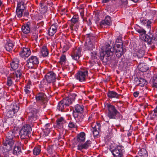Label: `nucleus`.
<instances>
[{"label":"nucleus","instance_id":"nucleus-10","mask_svg":"<svg viewBox=\"0 0 157 157\" xmlns=\"http://www.w3.org/2000/svg\"><path fill=\"white\" fill-rule=\"evenodd\" d=\"M36 99L37 101L44 102L47 101V96L43 92H39L36 95Z\"/></svg>","mask_w":157,"mask_h":157},{"label":"nucleus","instance_id":"nucleus-61","mask_svg":"<svg viewBox=\"0 0 157 157\" xmlns=\"http://www.w3.org/2000/svg\"><path fill=\"white\" fill-rule=\"evenodd\" d=\"M131 0L133 1V2H137V1H138V0Z\"/></svg>","mask_w":157,"mask_h":157},{"label":"nucleus","instance_id":"nucleus-58","mask_svg":"<svg viewBox=\"0 0 157 157\" xmlns=\"http://www.w3.org/2000/svg\"><path fill=\"white\" fill-rule=\"evenodd\" d=\"M49 124H47L45 125V129H47V126L48 127L49 126Z\"/></svg>","mask_w":157,"mask_h":157},{"label":"nucleus","instance_id":"nucleus-64","mask_svg":"<svg viewBox=\"0 0 157 157\" xmlns=\"http://www.w3.org/2000/svg\"><path fill=\"white\" fill-rule=\"evenodd\" d=\"M88 35H91L90 34H88Z\"/></svg>","mask_w":157,"mask_h":157},{"label":"nucleus","instance_id":"nucleus-52","mask_svg":"<svg viewBox=\"0 0 157 157\" xmlns=\"http://www.w3.org/2000/svg\"><path fill=\"white\" fill-rule=\"evenodd\" d=\"M139 93L138 91L135 92L133 93L134 96L136 98L138 97L139 95Z\"/></svg>","mask_w":157,"mask_h":157},{"label":"nucleus","instance_id":"nucleus-60","mask_svg":"<svg viewBox=\"0 0 157 157\" xmlns=\"http://www.w3.org/2000/svg\"><path fill=\"white\" fill-rule=\"evenodd\" d=\"M33 35H37V33H36H36H33Z\"/></svg>","mask_w":157,"mask_h":157},{"label":"nucleus","instance_id":"nucleus-21","mask_svg":"<svg viewBox=\"0 0 157 157\" xmlns=\"http://www.w3.org/2000/svg\"><path fill=\"white\" fill-rule=\"evenodd\" d=\"M13 46L12 41L9 40H7L5 47L7 51H10L13 49Z\"/></svg>","mask_w":157,"mask_h":157},{"label":"nucleus","instance_id":"nucleus-51","mask_svg":"<svg viewBox=\"0 0 157 157\" xmlns=\"http://www.w3.org/2000/svg\"><path fill=\"white\" fill-rule=\"evenodd\" d=\"M30 90V89L25 88L24 91L25 92V93L28 94H29L31 92V91Z\"/></svg>","mask_w":157,"mask_h":157},{"label":"nucleus","instance_id":"nucleus-11","mask_svg":"<svg viewBox=\"0 0 157 157\" xmlns=\"http://www.w3.org/2000/svg\"><path fill=\"white\" fill-rule=\"evenodd\" d=\"M45 77L48 82H53L56 79V75L53 72L50 71L47 74Z\"/></svg>","mask_w":157,"mask_h":157},{"label":"nucleus","instance_id":"nucleus-50","mask_svg":"<svg viewBox=\"0 0 157 157\" xmlns=\"http://www.w3.org/2000/svg\"><path fill=\"white\" fill-rule=\"evenodd\" d=\"M68 46L67 45H65L63 47V50L64 52L68 50Z\"/></svg>","mask_w":157,"mask_h":157},{"label":"nucleus","instance_id":"nucleus-39","mask_svg":"<svg viewBox=\"0 0 157 157\" xmlns=\"http://www.w3.org/2000/svg\"><path fill=\"white\" fill-rule=\"evenodd\" d=\"M56 121L57 125H59L63 124L65 123L66 122V121L63 117H61L60 118L58 119Z\"/></svg>","mask_w":157,"mask_h":157},{"label":"nucleus","instance_id":"nucleus-17","mask_svg":"<svg viewBox=\"0 0 157 157\" xmlns=\"http://www.w3.org/2000/svg\"><path fill=\"white\" fill-rule=\"evenodd\" d=\"M21 76V72L20 70H17L13 72L11 75L12 78L15 79L16 81H18L20 79Z\"/></svg>","mask_w":157,"mask_h":157},{"label":"nucleus","instance_id":"nucleus-13","mask_svg":"<svg viewBox=\"0 0 157 157\" xmlns=\"http://www.w3.org/2000/svg\"><path fill=\"white\" fill-rule=\"evenodd\" d=\"M140 22L142 25L146 26L148 31H150L151 29V23L150 20H147L144 17H141L140 19Z\"/></svg>","mask_w":157,"mask_h":157},{"label":"nucleus","instance_id":"nucleus-32","mask_svg":"<svg viewBox=\"0 0 157 157\" xmlns=\"http://www.w3.org/2000/svg\"><path fill=\"white\" fill-rule=\"evenodd\" d=\"M146 47L145 45H143L142 49L139 50L137 53V56L139 58L142 57L144 54V50L146 48Z\"/></svg>","mask_w":157,"mask_h":157},{"label":"nucleus","instance_id":"nucleus-7","mask_svg":"<svg viewBox=\"0 0 157 157\" xmlns=\"http://www.w3.org/2000/svg\"><path fill=\"white\" fill-rule=\"evenodd\" d=\"M87 71H80L75 75L76 79L80 82H84L86 81V77L88 75Z\"/></svg>","mask_w":157,"mask_h":157},{"label":"nucleus","instance_id":"nucleus-8","mask_svg":"<svg viewBox=\"0 0 157 157\" xmlns=\"http://www.w3.org/2000/svg\"><path fill=\"white\" fill-rule=\"evenodd\" d=\"M19 108V107L17 105H11L6 113V116L9 118L13 117L18 111Z\"/></svg>","mask_w":157,"mask_h":157},{"label":"nucleus","instance_id":"nucleus-26","mask_svg":"<svg viewBox=\"0 0 157 157\" xmlns=\"http://www.w3.org/2000/svg\"><path fill=\"white\" fill-rule=\"evenodd\" d=\"M85 134L83 132L80 133L77 136V141L79 142H83L85 140Z\"/></svg>","mask_w":157,"mask_h":157},{"label":"nucleus","instance_id":"nucleus-45","mask_svg":"<svg viewBox=\"0 0 157 157\" xmlns=\"http://www.w3.org/2000/svg\"><path fill=\"white\" fill-rule=\"evenodd\" d=\"M11 77H8L7 78V85L8 86H11L13 82L11 79Z\"/></svg>","mask_w":157,"mask_h":157},{"label":"nucleus","instance_id":"nucleus-37","mask_svg":"<svg viewBox=\"0 0 157 157\" xmlns=\"http://www.w3.org/2000/svg\"><path fill=\"white\" fill-rule=\"evenodd\" d=\"M25 5L23 2H21L18 3L17 9L20 10L24 11L25 9Z\"/></svg>","mask_w":157,"mask_h":157},{"label":"nucleus","instance_id":"nucleus-27","mask_svg":"<svg viewBox=\"0 0 157 157\" xmlns=\"http://www.w3.org/2000/svg\"><path fill=\"white\" fill-rule=\"evenodd\" d=\"M21 30L23 33L27 34L29 33L30 31V29L28 24H26L22 26L21 27Z\"/></svg>","mask_w":157,"mask_h":157},{"label":"nucleus","instance_id":"nucleus-29","mask_svg":"<svg viewBox=\"0 0 157 157\" xmlns=\"http://www.w3.org/2000/svg\"><path fill=\"white\" fill-rule=\"evenodd\" d=\"M19 60L17 59H14L10 63L11 68L13 69H16L18 67Z\"/></svg>","mask_w":157,"mask_h":157},{"label":"nucleus","instance_id":"nucleus-18","mask_svg":"<svg viewBox=\"0 0 157 157\" xmlns=\"http://www.w3.org/2000/svg\"><path fill=\"white\" fill-rule=\"evenodd\" d=\"M83 111V107L82 105H76L74 107V109L73 112V114L74 115L75 113L78 114L82 113Z\"/></svg>","mask_w":157,"mask_h":157},{"label":"nucleus","instance_id":"nucleus-16","mask_svg":"<svg viewBox=\"0 0 157 157\" xmlns=\"http://www.w3.org/2000/svg\"><path fill=\"white\" fill-rule=\"evenodd\" d=\"M91 141L90 140H87L84 144H79L78 145V149L81 151L82 149H87L90 146Z\"/></svg>","mask_w":157,"mask_h":157},{"label":"nucleus","instance_id":"nucleus-5","mask_svg":"<svg viewBox=\"0 0 157 157\" xmlns=\"http://www.w3.org/2000/svg\"><path fill=\"white\" fill-rule=\"evenodd\" d=\"M14 136V133L13 132H10L8 133L7 136L5 140L3 141V145L6 147V148L8 151H10L12 149V148L14 144L13 137Z\"/></svg>","mask_w":157,"mask_h":157},{"label":"nucleus","instance_id":"nucleus-46","mask_svg":"<svg viewBox=\"0 0 157 157\" xmlns=\"http://www.w3.org/2000/svg\"><path fill=\"white\" fill-rule=\"evenodd\" d=\"M97 52L96 51H93L91 52V56L92 59L97 58Z\"/></svg>","mask_w":157,"mask_h":157},{"label":"nucleus","instance_id":"nucleus-30","mask_svg":"<svg viewBox=\"0 0 157 157\" xmlns=\"http://www.w3.org/2000/svg\"><path fill=\"white\" fill-rule=\"evenodd\" d=\"M148 154L146 149L144 148L141 149L138 153V157H147Z\"/></svg>","mask_w":157,"mask_h":157},{"label":"nucleus","instance_id":"nucleus-9","mask_svg":"<svg viewBox=\"0 0 157 157\" xmlns=\"http://www.w3.org/2000/svg\"><path fill=\"white\" fill-rule=\"evenodd\" d=\"M82 49L80 48H78L72 53L71 56L72 59L77 62H78L79 57L81 56Z\"/></svg>","mask_w":157,"mask_h":157},{"label":"nucleus","instance_id":"nucleus-42","mask_svg":"<svg viewBox=\"0 0 157 157\" xmlns=\"http://www.w3.org/2000/svg\"><path fill=\"white\" fill-rule=\"evenodd\" d=\"M66 61V56L65 55H62L60 59V62L62 64H64Z\"/></svg>","mask_w":157,"mask_h":157},{"label":"nucleus","instance_id":"nucleus-47","mask_svg":"<svg viewBox=\"0 0 157 157\" xmlns=\"http://www.w3.org/2000/svg\"><path fill=\"white\" fill-rule=\"evenodd\" d=\"M136 31L138 33H142V35L143 34H144V33H146V31L143 29H136Z\"/></svg>","mask_w":157,"mask_h":157},{"label":"nucleus","instance_id":"nucleus-23","mask_svg":"<svg viewBox=\"0 0 157 157\" xmlns=\"http://www.w3.org/2000/svg\"><path fill=\"white\" fill-rule=\"evenodd\" d=\"M107 96L109 98H119V95L116 92L113 91H109L107 93Z\"/></svg>","mask_w":157,"mask_h":157},{"label":"nucleus","instance_id":"nucleus-35","mask_svg":"<svg viewBox=\"0 0 157 157\" xmlns=\"http://www.w3.org/2000/svg\"><path fill=\"white\" fill-rule=\"evenodd\" d=\"M65 105L61 100L57 106V108L59 111H62L63 109L66 107Z\"/></svg>","mask_w":157,"mask_h":157},{"label":"nucleus","instance_id":"nucleus-6","mask_svg":"<svg viewBox=\"0 0 157 157\" xmlns=\"http://www.w3.org/2000/svg\"><path fill=\"white\" fill-rule=\"evenodd\" d=\"M39 63L38 58L36 56H32L27 61V66L29 68H34Z\"/></svg>","mask_w":157,"mask_h":157},{"label":"nucleus","instance_id":"nucleus-31","mask_svg":"<svg viewBox=\"0 0 157 157\" xmlns=\"http://www.w3.org/2000/svg\"><path fill=\"white\" fill-rule=\"evenodd\" d=\"M139 67L140 70L143 72H145L149 69V67L147 65L143 63H140L139 65Z\"/></svg>","mask_w":157,"mask_h":157},{"label":"nucleus","instance_id":"nucleus-28","mask_svg":"<svg viewBox=\"0 0 157 157\" xmlns=\"http://www.w3.org/2000/svg\"><path fill=\"white\" fill-rule=\"evenodd\" d=\"M100 124H97L96 125H95L94 127H92V131L93 132V134L94 137L97 136L99 134V132L97 130V129L99 130L100 129Z\"/></svg>","mask_w":157,"mask_h":157},{"label":"nucleus","instance_id":"nucleus-3","mask_svg":"<svg viewBox=\"0 0 157 157\" xmlns=\"http://www.w3.org/2000/svg\"><path fill=\"white\" fill-rule=\"evenodd\" d=\"M105 106L108 110L107 116L110 119L118 120L121 119L123 117L115 106L111 104L106 103Z\"/></svg>","mask_w":157,"mask_h":157},{"label":"nucleus","instance_id":"nucleus-4","mask_svg":"<svg viewBox=\"0 0 157 157\" xmlns=\"http://www.w3.org/2000/svg\"><path fill=\"white\" fill-rule=\"evenodd\" d=\"M109 150L114 157H123L124 151V147L122 146H113L111 145Z\"/></svg>","mask_w":157,"mask_h":157},{"label":"nucleus","instance_id":"nucleus-24","mask_svg":"<svg viewBox=\"0 0 157 157\" xmlns=\"http://www.w3.org/2000/svg\"><path fill=\"white\" fill-rule=\"evenodd\" d=\"M89 39L90 40L89 41H87L86 42V45L85 48V50H92L94 47V44L90 41V38H89Z\"/></svg>","mask_w":157,"mask_h":157},{"label":"nucleus","instance_id":"nucleus-54","mask_svg":"<svg viewBox=\"0 0 157 157\" xmlns=\"http://www.w3.org/2000/svg\"><path fill=\"white\" fill-rule=\"evenodd\" d=\"M121 42H122V40L121 39L117 38L116 41V44L119 43Z\"/></svg>","mask_w":157,"mask_h":157},{"label":"nucleus","instance_id":"nucleus-25","mask_svg":"<svg viewBox=\"0 0 157 157\" xmlns=\"http://www.w3.org/2000/svg\"><path fill=\"white\" fill-rule=\"evenodd\" d=\"M141 37H142V39L144 40V41L147 42L148 44H151L153 39L152 37H150L148 35L146 34L145 33L142 35Z\"/></svg>","mask_w":157,"mask_h":157},{"label":"nucleus","instance_id":"nucleus-49","mask_svg":"<svg viewBox=\"0 0 157 157\" xmlns=\"http://www.w3.org/2000/svg\"><path fill=\"white\" fill-rule=\"evenodd\" d=\"M117 46V48H123L122 47L123 44L122 42H121L119 43H116V44Z\"/></svg>","mask_w":157,"mask_h":157},{"label":"nucleus","instance_id":"nucleus-48","mask_svg":"<svg viewBox=\"0 0 157 157\" xmlns=\"http://www.w3.org/2000/svg\"><path fill=\"white\" fill-rule=\"evenodd\" d=\"M109 0H105L106 2H108ZM121 2L123 5H126L128 4L127 0H121Z\"/></svg>","mask_w":157,"mask_h":157},{"label":"nucleus","instance_id":"nucleus-38","mask_svg":"<svg viewBox=\"0 0 157 157\" xmlns=\"http://www.w3.org/2000/svg\"><path fill=\"white\" fill-rule=\"evenodd\" d=\"M41 152V148L40 147H35L33 150V153L35 155H39Z\"/></svg>","mask_w":157,"mask_h":157},{"label":"nucleus","instance_id":"nucleus-22","mask_svg":"<svg viewBox=\"0 0 157 157\" xmlns=\"http://www.w3.org/2000/svg\"><path fill=\"white\" fill-rule=\"evenodd\" d=\"M73 116L76 122H81L83 120L84 118V116L82 113L78 114L75 113L74 115H73Z\"/></svg>","mask_w":157,"mask_h":157},{"label":"nucleus","instance_id":"nucleus-15","mask_svg":"<svg viewBox=\"0 0 157 157\" xmlns=\"http://www.w3.org/2000/svg\"><path fill=\"white\" fill-rule=\"evenodd\" d=\"M111 23V20L110 17L109 16H107L104 19L100 22V24L101 27H103L110 25Z\"/></svg>","mask_w":157,"mask_h":157},{"label":"nucleus","instance_id":"nucleus-2","mask_svg":"<svg viewBox=\"0 0 157 157\" xmlns=\"http://www.w3.org/2000/svg\"><path fill=\"white\" fill-rule=\"evenodd\" d=\"M113 47L110 46L109 44L106 45L105 51H101L100 52V59L102 60H106L107 61L109 59V57L112 55L114 53L115 49V53L117 57H120L123 54L124 50L123 48H115L114 46Z\"/></svg>","mask_w":157,"mask_h":157},{"label":"nucleus","instance_id":"nucleus-36","mask_svg":"<svg viewBox=\"0 0 157 157\" xmlns=\"http://www.w3.org/2000/svg\"><path fill=\"white\" fill-rule=\"evenodd\" d=\"M65 106H68L71 104L72 102V101L70 99L69 97H67L62 100Z\"/></svg>","mask_w":157,"mask_h":157},{"label":"nucleus","instance_id":"nucleus-43","mask_svg":"<svg viewBox=\"0 0 157 157\" xmlns=\"http://www.w3.org/2000/svg\"><path fill=\"white\" fill-rule=\"evenodd\" d=\"M153 86L154 87H157V77H154L152 80Z\"/></svg>","mask_w":157,"mask_h":157},{"label":"nucleus","instance_id":"nucleus-1","mask_svg":"<svg viewBox=\"0 0 157 157\" xmlns=\"http://www.w3.org/2000/svg\"><path fill=\"white\" fill-rule=\"evenodd\" d=\"M29 124L24 125L20 131L19 134L21 140H25V143L28 141L29 137V135L32 130L31 127L33 126L34 122L38 117V111L36 109L29 108L27 110Z\"/></svg>","mask_w":157,"mask_h":157},{"label":"nucleus","instance_id":"nucleus-63","mask_svg":"<svg viewBox=\"0 0 157 157\" xmlns=\"http://www.w3.org/2000/svg\"><path fill=\"white\" fill-rule=\"evenodd\" d=\"M40 5L41 7H42V3H40Z\"/></svg>","mask_w":157,"mask_h":157},{"label":"nucleus","instance_id":"nucleus-62","mask_svg":"<svg viewBox=\"0 0 157 157\" xmlns=\"http://www.w3.org/2000/svg\"><path fill=\"white\" fill-rule=\"evenodd\" d=\"M155 100L157 101V94L155 95Z\"/></svg>","mask_w":157,"mask_h":157},{"label":"nucleus","instance_id":"nucleus-57","mask_svg":"<svg viewBox=\"0 0 157 157\" xmlns=\"http://www.w3.org/2000/svg\"><path fill=\"white\" fill-rule=\"evenodd\" d=\"M80 14H81V15L82 16V17L84 16V13L82 12V11H81V12Z\"/></svg>","mask_w":157,"mask_h":157},{"label":"nucleus","instance_id":"nucleus-56","mask_svg":"<svg viewBox=\"0 0 157 157\" xmlns=\"http://www.w3.org/2000/svg\"><path fill=\"white\" fill-rule=\"evenodd\" d=\"M24 14L25 16H27L29 15V13L27 11L25 12Z\"/></svg>","mask_w":157,"mask_h":157},{"label":"nucleus","instance_id":"nucleus-44","mask_svg":"<svg viewBox=\"0 0 157 157\" xmlns=\"http://www.w3.org/2000/svg\"><path fill=\"white\" fill-rule=\"evenodd\" d=\"M68 127L70 128H75L76 127V124L72 122H70L68 124Z\"/></svg>","mask_w":157,"mask_h":157},{"label":"nucleus","instance_id":"nucleus-33","mask_svg":"<svg viewBox=\"0 0 157 157\" xmlns=\"http://www.w3.org/2000/svg\"><path fill=\"white\" fill-rule=\"evenodd\" d=\"M78 17L77 16L74 15L71 20V29H73L74 24L77 23L78 21Z\"/></svg>","mask_w":157,"mask_h":157},{"label":"nucleus","instance_id":"nucleus-20","mask_svg":"<svg viewBox=\"0 0 157 157\" xmlns=\"http://www.w3.org/2000/svg\"><path fill=\"white\" fill-rule=\"evenodd\" d=\"M57 26L56 24L52 25L48 29L49 35L51 36H53L57 30Z\"/></svg>","mask_w":157,"mask_h":157},{"label":"nucleus","instance_id":"nucleus-53","mask_svg":"<svg viewBox=\"0 0 157 157\" xmlns=\"http://www.w3.org/2000/svg\"><path fill=\"white\" fill-rule=\"evenodd\" d=\"M25 88L30 89V85L28 84L25 87Z\"/></svg>","mask_w":157,"mask_h":157},{"label":"nucleus","instance_id":"nucleus-34","mask_svg":"<svg viewBox=\"0 0 157 157\" xmlns=\"http://www.w3.org/2000/svg\"><path fill=\"white\" fill-rule=\"evenodd\" d=\"M41 53L43 57H46L48 56V51L46 46L42 47L41 50Z\"/></svg>","mask_w":157,"mask_h":157},{"label":"nucleus","instance_id":"nucleus-59","mask_svg":"<svg viewBox=\"0 0 157 157\" xmlns=\"http://www.w3.org/2000/svg\"><path fill=\"white\" fill-rule=\"evenodd\" d=\"M3 4L2 1V0H0V7Z\"/></svg>","mask_w":157,"mask_h":157},{"label":"nucleus","instance_id":"nucleus-14","mask_svg":"<svg viewBox=\"0 0 157 157\" xmlns=\"http://www.w3.org/2000/svg\"><path fill=\"white\" fill-rule=\"evenodd\" d=\"M31 54L30 49L27 48H23L21 51L20 53V56L25 59L29 56Z\"/></svg>","mask_w":157,"mask_h":157},{"label":"nucleus","instance_id":"nucleus-41","mask_svg":"<svg viewBox=\"0 0 157 157\" xmlns=\"http://www.w3.org/2000/svg\"><path fill=\"white\" fill-rule=\"evenodd\" d=\"M77 96V94L75 93L71 94L69 95V98L73 102L74 101Z\"/></svg>","mask_w":157,"mask_h":157},{"label":"nucleus","instance_id":"nucleus-55","mask_svg":"<svg viewBox=\"0 0 157 157\" xmlns=\"http://www.w3.org/2000/svg\"><path fill=\"white\" fill-rule=\"evenodd\" d=\"M154 113L155 116H157V106L156 108L154 109Z\"/></svg>","mask_w":157,"mask_h":157},{"label":"nucleus","instance_id":"nucleus-19","mask_svg":"<svg viewBox=\"0 0 157 157\" xmlns=\"http://www.w3.org/2000/svg\"><path fill=\"white\" fill-rule=\"evenodd\" d=\"M134 80L137 84H138L141 86H144L146 83V80L141 78H135Z\"/></svg>","mask_w":157,"mask_h":157},{"label":"nucleus","instance_id":"nucleus-40","mask_svg":"<svg viewBox=\"0 0 157 157\" xmlns=\"http://www.w3.org/2000/svg\"><path fill=\"white\" fill-rule=\"evenodd\" d=\"M24 11L20 10L17 9L16 13L17 16L19 17H21L22 16L23 13Z\"/></svg>","mask_w":157,"mask_h":157},{"label":"nucleus","instance_id":"nucleus-12","mask_svg":"<svg viewBox=\"0 0 157 157\" xmlns=\"http://www.w3.org/2000/svg\"><path fill=\"white\" fill-rule=\"evenodd\" d=\"M21 142H18L15 144L13 150V153L14 155H20L22 153L21 148L20 145Z\"/></svg>","mask_w":157,"mask_h":157}]
</instances>
